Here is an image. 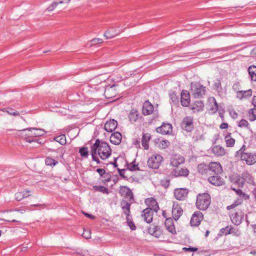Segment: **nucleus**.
I'll list each match as a JSON object with an SVG mask.
<instances>
[{"mask_svg":"<svg viewBox=\"0 0 256 256\" xmlns=\"http://www.w3.org/2000/svg\"><path fill=\"white\" fill-rule=\"evenodd\" d=\"M91 153L96 154L100 158L104 160L108 158L112 154V150L108 144L105 142L96 140L94 144L91 146Z\"/></svg>","mask_w":256,"mask_h":256,"instance_id":"nucleus-1","label":"nucleus"},{"mask_svg":"<svg viewBox=\"0 0 256 256\" xmlns=\"http://www.w3.org/2000/svg\"><path fill=\"white\" fill-rule=\"evenodd\" d=\"M211 202L210 195L208 193L199 194L196 196V206L200 210H206Z\"/></svg>","mask_w":256,"mask_h":256,"instance_id":"nucleus-2","label":"nucleus"},{"mask_svg":"<svg viewBox=\"0 0 256 256\" xmlns=\"http://www.w3.org/2000/svg\"><path fill=\"white\" fill-rule=\"evenodd\" d=\"M163 157L158 154L152 156L147 161V164L149 168L158 169L163 161Z\"/></svg>","mask_w":256,"mask_h":256,"instance_id":"nucleus-3","label":"nucleus"},{"mask_svg":"<svg viewBox=\"0 0 256 256\" xmlns=\"http://www.w3.org/2000/svg\"><path fill=\"white\" fill-rule=\"evenodd\" d=\"M181 126L184 130L190 132L194 128L193 118L192 116L185 117L182 120Z\"/></svg>","mask_w":256,"mask_h":256,"instance_id":"nucleus-4","label":"nucleus"},{"mask_svg":"<svg viewBox=\"0 0 256 256\" xmlns=\"http://www.w3.org/2000/svg\"><path fill=\"white\" fill-rule=\"evenodd\" d=\"M232 222L236 225H240L242 222L244 218V212L240 210L232 214L230 216Z\"/></svg>","mask_w":256,"mask_h":256,"instance_id":"nucleus-5","label":"nucleus"},{"mask_svg":"<svg viewBox=\"0 0 256 256\" xmlns=\"http://www.w3.org/2000/svg\"><path fill=\"white\" fill-rule=\"evenodd\" d=\"M218 174H216L210 176L208 179V182L215 186H223L224 184V180Z\"/></svg>","mask_w":256,"mask_h":256,"instance_id":"nucleus-6","label":"nucleus"},{"mask_svg":"<svg viewBox=\"0 0 256 256\" xmlns=\"http://www.w3.org/2000/svg\"><path fill=\"white\" fill-rule=\"evenodd\" d=\"M190 173L189 170L184 167L180 168L176 167L174 168L172 172V174L175 177L184 176H188Z\"/></svg>","mask_w":256,"mask_h":256,"instance_id":"nucleus-7","label":"nucleus"},{"mask_svg":"<svg viewBox=\"0 0 256 256\" xmlns=\"http://www.w3.org/2000/svg\"><path fill=\"white\" fill-rule=\"evenodd\" d=\"M203 214L200 211H197L192 214L190 224L192 226H198L203 220Z\"/></svg>","mask_w":256,"mask_h":256,"instance_id":"nucleus-8","label":"nucleus"},{"mask_svg":"<svg viewBox=\"0 0 256 256\" xmlns=\"http://www.w3.org/2000/svg\"><path fill=\"white\" fill-rule=\"evenodd\" d=\"M184 162V158L178 154H174L170 158V164L173 167H178L180 164Z\"/></svg>","mask_w":256,"mask_h":256,"instance_id":"nucleus-9","label":"nucleus"},{"mask_svg":"<svg viewBox=\"0 0 256 256\" xmlns=\"http://www.w3.org/2000/svg\"><path fill=\"white\" fill-rule=\"evenodd\" d=\"M172 125L168 123H163L162 124L156 128V130L162 134H169L172 132Z\"/></svg>","mask_w":256,"mask_h":256,"instance_id":"nucleus-10","label":"nucleus"},{"mask_svg":"<svg viewBox=\"0 0 256 256\" xmlns=\"http://www.w3.org/2000/svg\"><path fill=\"white\" fill-rule=\"evenodd\" d=\"M188 190L186 188H176L174 190L175 198L180 200H184L188 196Z\"/></svg>","mask_w":256,"mask_h":256,"instance_id":"nucleus-11","label":"nucleus"},{"mask_svg":"<svg viewBox=\"0 0 256 256\" xmlns=\"http://www.w3.org/2000/svg\"><path fill=\"white\" fill-rule=\"evenodd\" d=\"M116 86L115 84H113L111 86H105L104 95L106 98H111L116 95L117 92L116 89Z\"/></svg>","mask_w":256,"mask_h":256,"instance_id":"nucleus-12","label":"nucleus"},{"mask_svg":"<svg viewBox=\"0 0 256 256\" xmlns=\"http://www.w3.org/2000/svg\"><path fill=\"white\" fill-rule=\"evenodd\" d=\"M242 160L246 161L248 164L251 165L256 162V155L248 152H243L240 156Z\"/></svg>","mask_w":256,"mask_h":256,"instance_id":"nucleus-13","label":"nucleus"},{"mask_svg":"<svg viewBox=\"0 0 256 256\" xmlns=\"http://www.w3.org/2000/svg\"><path fill=\"white\" fill-rule=\"evenodd\" d=\"M208 172H214V174H220L222 172V166L219 162H211L208 165Z\"/></svg>","mask_w":256,"mask_h":256,"instance_id":"nucleus-14","label":"nucleus"},{"mask_svg":"<svg viewBox=\"0 0 256 256\" xmlns=\"http://www.w3.org/2000/svg\"><path fill=\"white\" fill-rule=\"evenodd\" d=\"M229 179L232 182L236 184L238 187L242 188L244 186V180L237 174H234L230 176Z\"/></svg>","mask_w":256,"mask_h":256,"instance_id":"nucleus-15","label":"nucleus"},{"mask_svg":"<svg viewBox=\"0 0 256 256\" xmlns=\"http://www.w3.org/2000/svg\"><path fill=\"white\" fill-rule=\"evenodd\" d=\"M142 217L144 220L147 223H150L152 220L153 212L152 210L147 208L142 211Z\"/></svg>","mask_w":256,"mask_h":256,"instance_id":"nucleus-16","label":"nucleus"},{"mask_svg":"<svg viewBox=\"0 0 256 256\" xmlns=\"http://www.w3.org/2000/svg\"><path fill=\"white\" fill-rule=\"evenodd\" d=\"M181 104L183 106H188L190 102V96L188 91L183 90L181 94Z\"/></svg>","mask_w":256,"mask_h":256,"instance_id":"nucleus-17","label":"nucleus"},{"mask_svg":"<svg viewBox=\"0 0 256 256\" xmlns=\"http://www.w3.org/2000/svg\"><path fill=\"white\" fill-rule=\"evenodd\" d=\"M164 224L166 230L169 232L173 234H176V230L174 224V221L172 218H166Z\"/></svg>","mask_w":256,"mask_h":256,"instance_id":"nucleus-18","label":"nucleus"},{"mask_svg":"<svg viewBox=\"0 0 256 256\" xmlns=\"http://www.w3.org/2000/svg\"><path fill=\"white\" fill-rule=\"evenodd\" d=\"M118 126V122L114 119L110 120L107 122L104 125V130L108 132H112L114 131Z\"/></svg>","mask_w":256,"mask_h":256,"instance_id":"nucleus-19","label":"nucleus"},{"mask_svg":"<svg viewBox=\"0 0 256 256\" xmlns=\"http://www.w3.org/2000/svg\"><path fill=\"white\" fill-rule=\"evenodd\" d=\"M154 112V106L149 102L146 101L144 102L142 108V114L144 115H149L152 114Z\"/></svg>","mask_w":256,"mask_h":256,"instance_id":"nucleus-20","label":"nucleus"},{"mask_svg":"<svg viewBox=\"0 0 256 256\" xmlns=\"http://www.w3.org/2000/svg\"><path fill=\"white\" fill-rule=\"evenodd\" d=\"M182 214V210L178 204H174L172 209V214L173 218L175 220H177Z\"/></svg>","mask_w":256,"mask_h":256,"instance_id":"nucleus-21","label":"nucleus"},{"mask_svg":"<svg viewBox=\"0 0 256 256\" xmlns=\"http://www.w3.org/2000/svg\"><path fill=\"white\" fill-rule=\"evenodd\" d=\"M122 134L120 132H115L112 134L110 136V142L115 144H119L122 140Z\"/></svg>","mask_w":256,"mask_h":256,"instance_id":"nucleus-22","label":"nucleus"},{"mask_svg":"<svg viewBox=\"0 0 256 256\" xmlns=\"http://www.w3.org/2000/svg\"><path fill=\"white\" fill-rule=\"evenodd\" d=\"M213 154L216 156H223L226 154L225 149L220 145L214 146L212 148Z\"/></svg>","mask_w":256,"mask_h":256,"instance_id":"nucleus-23","label":"nucleus"},{"mask_svg":"<svg viewBox=\"0 0 256 256\" xmlns=\"http://www.w3.org/2000/svg\"><path fill=\"white\" fill-rule=\"evenodd\" d=\"M206 93V87L202 85H198L195 88L194 94L195 97H202Z\"/></svg>","mask_w":256,"mask_h":256,"instance_id":"nucleus-24","label":"nucleus"},{"mask_svg":"<svg viewBox=\"0 0 256 256\" xmlns=\"http://www.w3.org/2000/svg\"><path fill=\"white\" fill-rule=\"evenodd\" d=\"M204 106V103L201 101H196L190 106V108L194 112H199L202 110Z\"/></svg>","mask_w":256,"mask_h":256,"instance_id":"nucleus-25","label":"nucleus"},{"mask_svg":"<svg viewBox=\"0 0 256 256\" xmlns=\"http://www.w3.org/2000/svg\"><path fill=\"white\" fill-rule=\"evenodd\" d=\"M192 139L194 142L204 140V132L202 128L197 129L194 131L192 136Z\"/></svg>","mask_w":256,"mask_h":256,"instance_id":"nucleus-26","label":"nucleus"},{"mask_svg":"<svg viewBox=\"0 0 256 256\" xmlns=\"http://www.w3.org/2000/svg\"><path fill=\"white\" fill-rule=\"evenodd\" d=\"M128 117L130 122L134 123L139 118V114L137 110L132 109L130 112Z\"/></svg>","mask_w":256,"mask_h":256,"instance_id":"nucleus-27","label":"nucleus"},{"mask_svg":"<svg viewBox=\"0 0 256 256\" xmlns=\"http://www.w3.org/2000/svg\"><path fill=\"white\" fill-rule=\"evenodd\" d=\"M30 192L29 190L18 192L15 194V198L17 201H20L23 198L30 196V194H29Z\"/></svg>","mask_w":256,"mask_h":256,"instance_id":"nucleus-28","label":"nucleus"},{"mask_svg":"<svg viewBox=\"0 0 256 256\" xmlns=\"http://www.w3.org/2000/svg\"><path fill=\"white\" fill-rule=\"evenodd\" d=\"M32 130H33L34 132H32L31 135L34 136H42L45 133V132L43 130L40 129V128H27L24 129L22 130V131H25V130L31 131Z\"/></svg>","mask_w":256,"mask_h":256,"instance_id":"nucleus-29","label":"nucleus"},{"mask_svg":"<svg viewBox=\"0 0 256 256\" xmlns=\"http://www.w3.org/2000/svg\"><path fill=\"white\" fill-rule=\"evenodd\" d=\"M121 207L126 216H130V204L126 200H122L120 204Z\"/></svg>","mask_w":256,"mask_h":256,"instance_id":"nucleus-30","label":"nucleus"},{"mask_svg":"<svg viewBox=\"0 0 256 256\" xmlns=\"http://www.w3.org/2000/svg\"><path fill=\"white\" fill-rule=\"evenodd\" d=\"M150 138V134H144L142 140V146L145 150H148L149 148L148 142Z\"/></svg>","mask_w":256,"mask_h":256,"instance_id":"nucleus-31","label":"nucleus"},{"mask_svg":"<svg viewBox=\"0 0 256 256\" xmlns=\"http://www.w3.org/2000/svg\"><path fill=\"white\" fill-rule=\"evenodd\" d=\"M237 98L240 100L244 98H248L252 96V91L251 90H238V92Z\"/></svg>","mask_w":256,"mask_h":256,"instance_id":"nucleus-32","label":"nucleus"},{"mask_svg":"<svg viewBox=\"0 0 256 256\" xmlns=\"http://www.w3.org/2000/svg\"><path fill=\"white\" fill-rule=\"evenodd\" d=\"M106 79H108L107 76L104 75H100L94 78L92 80V84L97 85L102 83V82H104Z\"/></svg>","mask_w":256,"mask_h":256,"instance_id":"nucleus-33","label":"nucleus"},{"mask_svg":"<svg viewBox=\"0 0 256 256\" xmlns=\"http://www.w3.org/2000/svg\"><path fill=\"white\" fill-rule=\"evenodd\" d=\"M148 230L150 233L157 238H158L161 234L160 228L158 226H153L149 228Z\"/></svg>","mask_w":256,"mask_h":256,"instance_id":"nucleus-34","label":"nucleus"},{"mask_svg":"<svg viewBox=\"0 0 256 256\" xmlns=\"http://www.w3.org/2000/svg\"><path fill=\"white\" fill-rule=\"evenodd\" d=\"M231 134L229 133L225 138L224 140L227 147H232L235 144V140L230 136Z\"/></svg>","mask_w":256,"mask_h":256,"instance_id":"nucleus-35","label":"nucleus"},{"mask_svg":"<svg viewBox=\"0 0 256 256\" xmlns=\"http://www.w3.org/2000/svg\"><path fill=\"white\" fill-rule=\"evenodd\" d=\"M198 171L202 174H207L208 173V166L200 164L198 166Z\"/></svg>","mask_w":256,"mask_h":256,"instance_id":"nucleus-36","label":"nucleus"},{"mask_svg":"<svg viewBox=\"0 0 256 256\" xmlns=\"http://www.w3.org/2000/svg\"><path fill=\"white\" fill-rule=\"evenodd\" d=\"M248 73L252 80L256 81V66H251L248 69Z\"/></svg>","mask_w":256,"mask_h":256,"instance_id":"nucleus-37","label":"nucleus"},{"mask_svg":"<svg viewBox=\"0 0 256 256\" xmlns=\"http://www.w3.org/2000/svg\"><path fill=\"white\" fill-rule=\"evenodd\" d=\"M4 112H6L10 115L17 116L20 115V112L11 108H4L2 110Z\"/></svg>","mask_w":256,"mask_h":256,"instance_id":"nucleus-38","label":"nucleus"},{"mask_svg":"<svg viewBox=\"0 0 256 256\" xmlns=\"http://www.w3.org/2000/svg\"><path fill=\"white\" fill-rule=\"evenodd\" d=\"M248 116L250 121H254L256 120V108H252L248 112Z\"/></svg>","mask_w":256,"mask_h":256,"instance_id":"nucleus-39","label":"nucleus"},{"mask_svg":"<svg viewBox=\"0 0 256 256\" xmlns=\"http://www.w3.org/2000/svg\"><path fill=\"white\" fill-rule=\"evenodd\" d=\"M54 140L59 142L62 145H64L66 144V137L64 134L60 135L54 138Z\"/></svg>","mask_w":256,"mask_h":256,"instance_id":"nucleus-40","label":"nucleus"},{"mask_svg":"<svg viewBox=\"0 0 256 256\" xmlns=\"http://www.w3.org/2000/svg\"><path fill=\"white\" fill-rule=\"evenodd\" d=\"M96 171L100 174L101 176H104L106 178V180L108 182L110 180V176L108 174L106 173V170L103 168H97Z\"/></svg>","mask_w":256,"mask_h":256,"instance_id":"nucleus-41","label":"nucleus"},{"mask_svg":"<svg viewBox=\"0 0 256 256\" xmlns=\"http://www.w3.org/2000/svg\"><path fill=\"white\" fill-rule=\"evenodd\" d=\"M93 188L94 190L98 192H100L104 194H108V188L104 186H93Z\"/></svg>","mask_w":256,"mask_h":256,"instance_id":"nucleus-42","label":"nucleus"},{"mask_svg":"<svg viewBox=\"0 0 256 256\" xmlns=\"http://www.w3.org/2000/svg\"><path fill=\"white\" fill-rule=\"evenodd\" d=\"M45 163L47 166H56L58 162L50 157H48L46 158Z\"/></svg>","mask_w":256,"mask_h":256,"instance_id":"nucleus-43","label":"nucleus"},{"mask_svg":"<svg viewBox=\"0 0 256 256\" xmlns=\"http://www.w3.org/2000/svg\"><path fill=\"white\" fill-rule=\"evenodd\" d=\"M156 200L153 198H148L145 200L146 204L149 207L154 206V204H156Z\"/></svg>","mask_w":256,"mask_h":256,"instance_id":"nucleus-44","label":"nucleus"},{"mask_svg":"<svg viewBox=\"0 0 256 256\" xmlns=\"http://www.w3.org/2000/svg\"><path fill=\"white\" fill-rule=\"evenodd\" d=\"M79 152L82 157L86 158L88 156V148L86 147H83L80 149Z\"/></svg>","mask_w":256,"mask_h":256,"instance_id":"nucleus-45","label":"nucleus"},{"mask_svg":"<svg viewBox=\"0 0 256 256\" xmlns=\"http://www.w3.org/2000/svg\"><path fill=\"white\" fill-rule=\"evenodd\" d=\"M232 226H227L225 228H222L220 230V235H227L230 234V230Z\"/></svg>","mask_w":256,"mask_h":256,"instance_id":"nucleus-46","label":"nucleus"},{"mask_svg":"<svg viewBox=\"0 0 256 256\" xmlns=\"http://www.w3.org/2000/svg\"><path fill=\"white\" fill-rule=\"evenodd\" d=\"M126 196L127 198H128V200L130 202H132L134 200V196L132 192V190L129 188V192L126 191V192L125 193V194L124 195Z\"/></svg>","mask_w":256,"mask_h":256,"instance_id":"nucleus-47","label":"nucleus"},{"mask_svg":"<svg viewBox=\"0 0 256 256\" xmlns=\"http://www.w3.org/2000/svg\"><path fill=\"white\" fill-rule=\"evenodd\" d=\"M102 42L103 40L102 38H94L90 41V46H92L98 44H102Z\"/></svg>","mask_w":256,"mask_h":256,"instance_id":"nucleus-48","label":"nucleus"},{"mask_svg":"<svg viewBox=\"0 0 256 256\" xmlns=\"http://www.w3.org/2000/svg\"><path fill=\"white\" fill-rule=\"evenodd\" d=\"M126 221L128 226L132 230H134L136 229V226L134 225V223L132 221V220L129 218V216H126Z\"/></svg>","mask_w":256,"mask_h":256,"instance_id":"nucleus-49","label":"nucleus"},{"mask_svg":"<svg viewBox=\"0 0 256 256\" xmlns=\"http://www.w3.org/2000/svg\"><path fill=\"white\" fill-rule=\"evenodd\" d=\"M249 124L247 120L244 119H242L238 122V126L240 128L246 127L248 128Z\"/></svg>","mask_w":256,"mask_h":256,"instance_id":"nucleus-50","label":"nucleus"},{"mask_svg":"<svg viewBox=\"0 0 256 256\" xmlns=\"http://www.w3.org/2000/svg\"><path fill=\"white\" fill-rule=\"evenodd\" d=\"M104 36L106 39L112 38L115 36V34L112 33L111 30H107L104 34Z\"/></svg>","mask_w":256,"mask_h":256,"instance_id":"nucleus-51","label":"nucleus"},{"mask_svg":"<svg viewBox=\"0 0 256 256\" xmlns=\"http://www.w3.org/2000/svg\"><path fill=\"white\" fill-rule=\"evenodd\" d=\"M230 234H232L235 236H239L240 234V231L238 229H236L232 226L230 230Z\"/></svg>","mask_w":256,"mask_h":256,"instance_id":"nucleus-52","label":"nucleus"},{"mask_svg":"<svg viewBox=\"0 0 256 256\" xmlns=\"http://www.w3.org/2000/svg\"><path fill=\"white\" fill-rule=\"evenodd\" d=\"M82 236L86 239H88L91 236V232L90 230H84Z\"/></svg>","mask_w":256,"mask_h":256,"instance_id":"nucleus-53","label":"nucleus"},{"mask_svg":"<svg viewBox=\"0 0 256 256\" xmlns=\"http://www.w3.org/2000/svg\"><path fill=\"white\" fill-rule=\"evenodd\" d=\"M128 168L130 170H138V165L136 164L135 161L132 162L129 165Z\"/></svg>","mask_w":256,"mask_h":256,"instance_id":"nucleus-54","label":"nucleus"},{"mask_svg":"<svg viewBox=\"0 0 256 256\" xmlns=\"http://www.w3.org/2000/svg\"><path fill=\"white\" fill-rule=\"evenodd\" d=\"M170 142L168 140H162L160 142V148L164 149L168 147Z\"/></svg>","mask_w":256,"mask_h":256,"instance_id":"nucleus-55","label":"nucleus"},{"mask_svg":"<svg viewBox=\"0 0 256 256\" xmlns=\"http://www.w3.org/2000/svg\"><path fill=\"white\" fill-rule=\"evenodd\" d=\"M126 191L129 192V188L126 186H121L120 189V193L122 196H124Z\"/></svg>","mask_w":256,"mask_h":256,"instance_id":"nucleus-56","label":"nucleus"},{"mask_svg":"<svg viewBox=\"0 0 256 256\" xmlns=\"http://www.w3.org/2000/svg\"><path fill=\"white\" fill-rule=\"evenodd\" d=\"M59 2L52 3L47 8L49 12L52 11L59 4Z\"/></svg>","mask_w":256,"mask_h":256,"instance_id":"nucleus-57","label":"nucleus"},{"mask_svg":"<svg viewBox=\"0 0 256 256\" xmlns=\"http://www.w3.org/2000/svg\"><path fill=\"white\" fill-rule=\"evenodd\" d=\"M182 250L184 252H196L198 250V248H196L184 247L182 248Z\"/></svg>","mask_w":256,"mask_h":256,"instance_id":"nucleus-58","label":"nucleus"},{"mask_svg":"<svg viewBox=\"0 0 256 256\" xmlns=\"http://www.w3.org/2000/svg\"><path fill=\"white\" fill-rule=\"evenodd\" d=\"M26 142H27L29 143H31L32 142H36L38 144H41V142H39L38 139H32V138H26Z\"/></svg>","mask_w":256,"mask_h":256,"instance_id":"nucleus-59","label":"nucleus"},{"mask_svg":"<svg viewBox=\"0 0 256 256\" xmlns=\"http://www.w3.org/2000/svg\"><path fill=\"white\" fill-rule=\"evenodd\" d=\"M214 86L216 90L221 89V83L219 80H218L214 84Z\"/></svg>","mask_w":256,"mask_h":256,"instance_id":"nucleus-60","label":"nucleus"},{"mask_svg":"<svg viewBox=\"0 0 256 256\" xmlns=\"http://www.w3.org/2000/svg\"><path fill=\"white\" fill-rule=\"evenodd\" d=\"M96 154L92 153V160L96 161L97 164H100V161L99 158L96 156Z\"/></svg>","mask_w":256,"mask_h":256,"instance_id":"nucleus-61","label":"nucleus"},{"mask_svg":"<svg viewBox=\"0 0 256 256\" xmlns=\"http://www.w3.org/2000/svg\"><path fill=\"white\" fill-rule=\"evenodd\" d=\"M149 208L152 210V212L154 211L155 212H157L158 210L160 209L158 202H156V204H154V206H152Z\"/></svg>","mask_w":256,"mask_h":256,"instance_id":"nucleus-62","label":"nucleus"},{"mask_svg":"<svg viewBox=\"0 0 256 256\" xmlns=\"http://www.w3.org/2000/svg\"><path fill=\"white\" fill-rule=\"evenodd\" d=\"M245 149H246V146H245V145H243L242 148L240 150L237 151V152H236L237 155L240 154L242 156V154L244 152L243 151H244L245 150Z\"/></svg>","mask_w":256,"mask_h":256,"instance_id":"nucleus-63","label":"nucleus"},{"mask_svg":"<svg viewBox=\"0 0 256 256\" xmlns=\"http://www.w3.org/2000/svg\"><path fill=\"white\" fill-rule=\"evenodd\" d=\"M228 125L227 123L222 122V124H220V128L221 129H226L228 128Z\"/></svg>","mask_w":256,"mask_h":256,"instance_id":"nucleus-64","label":"nucleus"}]
</instances>
